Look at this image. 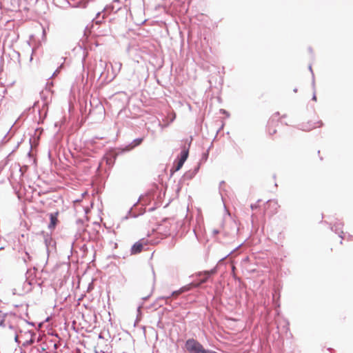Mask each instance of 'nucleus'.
Masks as SVG:
<instances>
[{
  "instance_id": "f8f14e48",
  "label": "nucleus",
  "mask_w": 353,
  "mask_h": 353,
  "mask_svg": "<svg viewBox=\"0 0 353 353\" xmlns=\"http://www.w3.org/2000/svg\"><path fill=\"white\" fill-rule=\"evenodd\" d=\"M143 140V138H139V139H134L133 141V142L132 143V148H134L135 146H137V145H140L142 143Z\"/></svg>"
},
{
  "instance_id": "9b49d317",
  "label": "nucleus",
  "mask_w": 353,
  "mask_h": 353,
  "mask_svg": "<svg viewBox=\"0 0 353 353\" xmlns=\"http://www.w3.org/2000/svg\"><path fill=\"white\" fill-rule=\"evenodd\" d=\"M183 163H184V162H183L182 161L179 160L177 163H176V165L172 169V172H176V171L179 170L182 168Z\"/></svg>"
},
{
  "instance_id": "20e7f679",
  "label": "nucleus",
  "mask_w": 353,
  "mask_h": 353,
  "mask_svg": "<svg viewBox=\"0 0 353 353\" xmlns=\"http://www.w3.org/2000/svg\"><path fill=\"white\" fill-rule=\"evenodd\" d=\"M322 125L323 123L321 121L319 120L317 117H312L306 123L303 124V129L306 131H310Z\"/></svg>"
},
{
  "instance_id": "39448f33",
  "label": "nucleus",
  "mask_w": 353,
  "mask_h": 353,
  "mask_svg": "<svg viewBox=\"0 0 353 353\" xmlns=\"http://www.w3.org/2000/svg\"><path fill=\"white\" fill-rule=\"evenodd\" d=\"M58 216H59V212H56L54 213L50 214V223L48 225V228L50 230H54L57 225L59 220H58Z\"/></svg>"
},
{
  "instance_id": "0eeeda50",
  "label": "nucleus",
  "mask_w": 353,
  "mask_h": 353,
  "mask_svg": "<svg viewBox=\"0 0 353 353\" xmlns=\"http://www.w3.org/2000/svg\"><path fill=\"white\" fill-rule=\"evenodd\" d=\"M190 143H191V141L189 143L188 147H190ZM188 154H189V148H186L185 147L181 152L179 160L182 161L183 162L185 163V161H186V159L188 157Z\"/></svg>"
},
{
  "instance_id": "7ed1b4c3",
  "label": "nucleus",
  "mask_w": 353,
  "mask_h": 353,
  "mask_svg": "<svg viewBox=\"0 0 353 353\" xmlns=\"http://www.w3.org/2000/svg\"><path fill=\"white\" fill-rule=\"evenodd\" d=\"M279 208V205L277 201L270 200L265 205L264 213L269 216H272L278 212Z\"/></svg>"
},
{
  "instance_id": "f03ea898",
  "label": "nucleus",
  "mask_w": 353,
  "mask_h": 353,
  "mask_svg": "<svg viewBox=\"0 0 353 353\" xmlns=\"http://www.w3.org/2000/svg\"><path fill=\"white\" fill-rule=\"evenodd\" d=\"M279 118L278 114L272 116L269 119L267 123V131L270 136L272 137L277 132L276 128L279 126Z\"/></svg>"
},
{
  "instance_id": "423d86ee",
  "label": "nucleus",
  "mask_w": 353,
  "mask_h": 353,
  "mask_svg": "<svg viewBox=\"0 0 353 353\" xmlns=\"http://www.w3.org/2000/svg\"><path fill=\"white\" fill-rule=\"evenodd\" d=\"M143 245L141 241L136 242L131 248V254H137L143 250Z\"/></svg>"
},
{
  "instance_id": "ddd939ff",
  "label": "nucleus",
  "mask_w": 353,
  "mask_h": 353,
  "mask_svg": "<svg viewBox=\"0 0 353 353\" xmlns=\"http://www.w3.org/2000/svg\"><path fill=\"white\" fill-rule=\"evenodd\" d=\"M313 100H314V101H316V96H315V95L313 97Z\"/></svg>"
},
{
  "instance_id": "f257e3e1",
  "label": "nucleus",
  "mask_w": 353,
  "mask_h": 353,
  "mask_svg": "<svg viewBox=\"0 0 353 353\" xmlns=\"http://www.w3.org/2000/svg\"><path fill=\"white\" fill-rule=\"evenodd\" d=\"M185 347L190 353H206L203 346L194 339H189L185 343Z\"/></svg>"
},
{
  "instance_id": "9d476101",
  "label": "nucleus",
  "mask_w": 353,
  "mask_h": 353,
  "mask_svg": "<svg viewBox=\"0 0 353 353\" xmlns=\"http://www.w3.org/2000/svg\"><path fill=\"white\" fill-rule=\"evenodd\" d=\"M215 273V271L214 270H211V271H208V272H204V275L205 276V277H203V279H201V283H204L207 281L208 278L212 274H214Z\"/></svg>"
},
{
  "instance_id": "1a4fd4ad",
  "label": "nucleus",
  "mask_w": 353,
  "mask_h": 353,
  "mask_svg": "<svg viewBox=\"0 0 353 353\" xmlns=\"http://www.w3.org/2000/svg\"><path fill=\"white\" fill-rule=\"evenodd\" d=\"M157 231L163 234V236H167L168 235L170 234V229H168V230H164L163 229V225H160L157 228Z\"/></svg>"
},
{
  "instance_id": "6e6552de",
  "label": "nucleus",
  "mask_w": 353,
  "mask_h": 353,
  "mask_svg": "<svg viewBox=\"0 0 353 353\" xmlns=\"http://www.w3.org/2000/svg\"><path fill=\"white\" fill-rule=\"evenodd\" d=\"M191 289L190 286H184L181 288L180 290L174 291L172 292V296L174 297H176L179 296V294H182L183 292H187Z\"/></svg>"
}]
</instances>
